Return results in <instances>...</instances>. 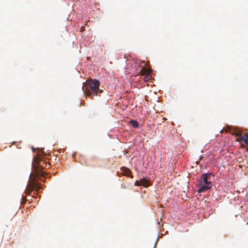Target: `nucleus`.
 <instances>
[{
    "instance_id": "f257e3e1",
    "label": "nucleus",
    "mask_w": 248,
    "mask_h": 248,
    "mask_svg": "<svg viewBox=\"0 0 248 248\" xmlns=\"http://www.w3.org/2000/svg\"><path fill=\"white\" fill-rule=\"evenodd\" d=\"M49 165L44 160L40 159L39 157L34 158L32 163L34 171L30 174L31 180L25 190L26 194L29 195L33 190H35L38 191L41 188V186L39 183L36 182V178L39 176L44 177L46 173L43 171V170L48 167Z\"/></svg>"
},
{
    "instance_id": "f03ea898",
    "label": "nucleus",
    "mask_w": 248,
    "mask_h": 248,
    "mask_svg": "<svg viewBox=\"0 0 248 248\" xmlns=\"http://www.w3.org/2000/svg\"><path fill=\"white\" fill-rule=\"evenodd\" d=\"M100 84V81L94 79L86 80L82 87L84 93L92 99L93 96L102 92L99 88Z\"/></svg>"
},
{
    "instance_id": "7ed1b4c3",
    "label": "nucleus",
    "mask_w": 248,
    "mask_h": 248,
    "mask_svg": "<svg viewBox=\"0 0 248 248\" xmlns=\"http://www.w3.org/2000/svg\"><path fill=\"white\" fill-rule=\"evenodd\" d=\"M214 175L211 173H206L202 174L201 178L198 181L199 187L197 191L198 193L204 192L209 190L212 187L211 182Z\"/></svg>"
},
{
    "instance_id": "20e7f679",
    "label": "nucleus",
    "mask_w": 248,
    "mask_h": 248,
    "mask_svg": "<svg viewBox=\"0 0 248 248\" xmlns=\"http://www.w3.org/2000/svg\"><path fill=\"white\" fill-rule=\"evenodd\" d=\"M135 185L136 186H142L144 187H148L150 186L149 181L146 178H142L140 180H137L135 183Z\"/></svg>"
},
{
    "instance_id": "39448f33",
    "label": "nucleus",
    "mask_w": 248,
    "mask_h": 248,
    "mask_svg": "<svg viewBox=\"0 0 248 248\" xmlns=\"http://www.w3.org/2000/svg\"><path fill=\"white\" fill-rule=\"evenodd\" d=\"M236 141L243 142L245 144L248 145V132L245 133L243 136H240L236 139Z\"/></svg>"
},
{
    "instance_id": "423d86ee",
    "label": "nucleus",
    "mask_w": 248,
    "mask_h": 248,
    "mask_svg": "<svg viewBox=\"0 0 248 248\" xmlns=\"http://www.w3.org/2000/svg\"><path fill=\"white\" fill-rule=\"evenodd\" d=\"M151 69H148L145 67H142L140 71V73L141 76H145L146 75H150L152 72Z\"/></svg>"
},
{
    "instance_id": "0eeeda50",
    "label": "nucleus",
    "mask_w": 248,
    "mask_h": 248,
    "mask_svg": "<svg viewBox=\"0 0 248 248\" xmlns=\"http://www.w3.org/2000/svg\"><path fill=\"white\" fill-rule=\"evenodd\" d=\"M122 170V173L123 175L132 177V176H131V172L129 169L126 167H123L121 168Z\"/></svg>"
},
{
    "instance_id": "6e6552de",
    "label": "nucleus",
    "mask_w": 248,
    "mask_h": 248,
    "mask_svg": "<svg viewBox=\"0 0 248 248\" xmlns=\"http://www.w3.org/2000/svg\"><path fill=\"white\" fill-rule=\"evenodd\" d=\"M130 124L132 125L133 127L137 128L139 127V123L138 122L134 120H131L130 121Z\"/></svg>"
},
{
    "instance_id": "1a4fd4ad",
    "label": "nucleus",
    "mask_w": 248,
    "mask_h": 248,
    "mask_svg": "<svg viewBox=\"0 0 248 248\" xmlns=\"http://www.w3.org/2000/svg\"><path fill=\"white\" fill-rule=\"evenodd\" d=\"M232 134L235 135L236 136H237L238 138L240 136H243L241 135L240 131L239 130L235 129L234 131L232 132Z\"/></svg>"
},
{
    "instance_id": "9d476101",
    "label": "nucleus",
    "mask_w": 248,
    "mask_h": 248,
    "mask_svg": "<svg viewBox=\"0 0 248 248\" xmlns=\"http://www.w3.org/2000/svg\"><path fill=\"white\" fill-rule=\"evenodd\" d=\"M151 78V76L150 75H146L145 76V77H144L143 78V80L145 81V82H147L149 80H150Z\"/></svg>"
},
{
    "instance_id": "9b49d317",
    "label": "nucleus",
    "mask_w": 248,
    "mask_h": 248,
    "mask_svg": "<svg viewBox=\"0 0 248 248\" xmlns=\"http://www.w3.org/2000/svg\"><path fill=\"white\" fill-rule=\"evenodd\" d=\"M23 201L22 202V204H24L26 203V201H27V199H26V197H23Z\"/></svg>"
}]
</instances>
